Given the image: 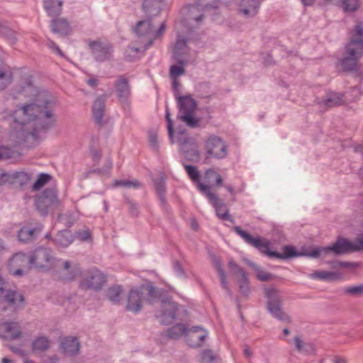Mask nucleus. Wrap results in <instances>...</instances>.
<instances>
[{
    "label": "nucleus",
    "instance_id": "f257e3e1",
    "mask_svg": "<svg viewBox=\"0 0 363 363\" xmlns=\"http://www.w3.org/2000/svg\"><path fill=\"white\" fill-rule=\"evenodd\" d=\"M21 96L28 101L15 111V121L21 125L32 123L30 135L35 140L40 139L56 123V100L47 92L40 91L30 79L16 86L14 97Z\"/></svg>",
    "mask_w": 363,
    "mask_h": 363
},
{
    "label": "nucleus",
    "instance_id": "f03ea898",
    "mask_svg": "<svg viewBox=\"0 0 363 363\" xmlns=\"http://www.w3.org/2000/svg\"><path fill=\"white\" fill-rule=\"evenodd\" d=\"M234 230L247 244L258 249L262 253L270 257L286 259L300 255V254L296 252V248L293 246H284L282 254L271 251L269 247V242L266 239H262L259 236L253 237L247 232L242 230L240 226H235Z\"/></svg>",
    "mask_w": 363,
    "mask_h": 363
},
{
    "label": "nucleus",
    "instance_id": "7ed1b4c3",
    "mask_svg": "<svg viewBox=\"0 0 363 363\" xmlns=\"http://www.w3.org/2000/svg\"><path fill=\"white\" fill-rule=\"evenodd\" d=\"M147 296L150 297L148 301L152 304L157 297V290L152 285L143 284L132 289L127 296L125 310L134 313H138Z\"/></svg>",
    "mask_w": 363,
    "mask_h": 363
},
{
    "label": "nucleus",
    "instance_id": "20e7f679",
    "mask_svg": "<svg viewBox=\"0 0 363 363\" xmlns=\"http://www.w3.org/2000/svg\"><path fill=\"white\" fill-rule=\"evenodd\" d=\"M165 25L162 23L158 28H155L150 19L139 21L135 28V42L151 46L154 41L160 39L164 33Z\"/></svg>",
    "mask_w": 363,
    "mask_h": 363
},
{
    "label": "nucleus",
    "instance_id": "39448f33",
    "mask_svg": "<svg viewBox=\"0 0 363 363\" xmlns=\"http://www.w3.org/2000/svg\"><path fill=\"white\" fill-rule=\"evenodd\" d=\"M333 252L336 255L345 254L351 252L358 251L356 242H352L345 238H339L332 246L327 247H314L303 253V255L317 258L323 253L327 254Z\"/></svg>",
    "mask_w": 363,
    "mask_h": 363
},
{
    "label": "nucleus",
    "instance_id": "423d86ee",
    "mask_svg": "<svg viewBox=\"0 0 363 363\" xmlns=\"http://www.w3.org/2000/svg\"><path fill=\"white\" fill-rule=\"evenodd\" d=\"M347 56L341 61V65L345 70L356 69L357 62L363 55V39L357 35L352 39L346 47Z\"/></svg>",
    "mask_w": 363,
    "mask_h": 363
},
{
    "label": "nucleus",
    "instance_id": "0eeeda50",
    "mask_svg": "<svg viewBox=\"0 0 363 363\" xmlns=\"http://www.w3.org/2000/svg\"><path fill=\"white\" fill-rule=\"evenodd\" d=\"M264 294L267 298V308L269 313L280 321L291 322L290 317L282 311V302L279 292L273 288H267Z\"/></svg>",
    "mask_w": 363,
    "mask_h": 363
},
{
    "label": "nucleus",
    "instance_id": "6e6552de",
    "mask_svg": "<svg viewBox=\"0 0 363 363\" xmlns=\"http://www.w3.org/2000/svg\"><path fill=\"white\" fill-rule=\"evenodd\" d=\"M106 282V275L96 268L86 271L79 283L80 288L83 289H101Z\"/></svg>",
    "mask_w": 363,
    "mask_h": 363
},
{
    "label": "nucleus",
    "instance_id": "1a4fd4ad",
    "mask_svg": "<svg viewBox=\"0 0 363 363\" xmlns=\"http://www.w3.org/2000/svg\"><path fill=\"white\" fill-rule=\"evenodd\" d=\"M59 205L57 191L54 189H46L35 199V207L43 215H47L50 208H56Z\"/></svg>",
    "mask_w": 363,
    "mask_h": 363
},
{
    "label": "nucleus",
    "instance_id": "9d476101",
    "mask_svg": "<svg viewBox=\"0 0 363 363\" xmlns=\"http://www.w3.org/2000/svg\"><path fill=\"white\" fill-rule=\"evenodd\" d=\"M199 189L213 205L218 217L223 220H229L228 210L220 198L211 191V187L208 185L199 183Z\"/></svg>",
    "mask_w": 363,
    "mask_h": 363
},
{
    "label": "nucleus",
    "instance_id": "9b49d317",
    "mask_svg": "<svg viewBox=\"0 0 363 363\" xmlns=\"http://www.w3.org/2000/svg\"><path fill=\"white\" fill-rule=\"evenodd\" d=\"M159 305L160 311L156 314L159 322L163 325L172 323L176 318L179 305L170 299L162 300Z\"/></svg>",
    "mask_w": 363,
    "mask_h": 363
},
{
    "label": "nucleus",
    "instance_id": "f8f14e48",
    "mask_svg": "<svg viewBox=\"0 0 363 363\" xmlns=\"http://www.w3.org/2000/svg\"><path fill=\"white\" fill-rule=\"evenodd\" d=\"M186 43V38L178 35L173 49L174 59L182 65H186L194 60V57L191 56L190 48Z\"/></svg>",
    "mask_w": 363,
    "mask_h": 363
},
{
    "label": "nucleus",
    "instance_id": "ddd939ff",
    "mask_svg": "<svg viewBox=\"0 0 363 363\" xmlns=\"http://www.w3.org/2000/svg\"><path fill=\"white\" fill-rule=\"evenodd\" d=\"M182 14L184 23L191 29L199 26L204 18L203 10L197 5H189L183 8Z\"/></svg>",
    "mask_w": 363,
    "mask_h": 363
},
{
    "label": "nucleus",
    "instance_id": "4468645a",
    "mask_svg": "<svg viewBox=\"0 0 363 363\" xmlns=\"http://www.w3.org/2000/svg\"><path fill=\"white\" fill-rule=\"evenodd\" d=\"M30 269L33 267L43 269L52 264L53 256L50 249L39 247L28 257Z\"/></svg>",
    "mask_w": 363,
    "mask_h": 363
},
{
    "label": "nucleus",
    "instance_id": "2eb2a0df",
    "mask_svg": "<svg viewBox=\"0 0 363 363\" xmlns=\"http://www.w3.org/2000/svg\"><path fill=\"white\" fill-rule=\"evenodd\" d=\"M89 47L94 59L98 62L108 60L111 57L113 52L111 45L106 40H97L91 41Z\"/></svg>",
    "mask_w": 363,
    "mask_h": 363
},
{
    "label": "nucleus",
    "instance_id": "dca6fc26",
    "mask_svg": "<svg viewBox=\"0 0 363 363\" xmlns=\"http://www.w3.org/2000/svg\"><path fill=\"white\" fill-rule=\"evenodd\" d=\"M208 157L223 159L227 155V147L220 138L211 136L206 142L205 147Z\"/></svg>",
    "mask_w": 363,
    "mask_h": 363
},
{
    "label": "nucleus",
    "instance_id": "f3484780",
    "mask_svg": "<svg viewBox=\"0 0 363 363\" xmlns=\"http://www.w3.org/2000/svg\"><path fill=\"white\" fill-rule=\"evenodd\" d=\"M208 337V332L201 326H193L188 328L186 340L191 347H199L203 345Z\"/></svg>",
    "mask_w": 363,
    "mask_h": 363
},
{
    "label": "nucleus",
    "instance_id": "a211bd4d",
    "mask_svg": "<svg viewBox=\"0 0 363 363\" xmlns=\"http://www.w3.org/2000/svg\"><path fill=\"white\" fill-rule=\"evenodd\" d=\"M6 301L11 305H17L24 301L22 294L8 288L4 278L0 275V302Z\"/></svg>",
    "mask_w": 363,
    "mask_h": 363
},
{
    "label": "nucleus",
    "instance_id": "6ab92c4d",
    "mask_svg": "<svg viewBox=\"0 0 363 363\" xmlns=\"http://www.w3.org/2000/svg\"><path fill=\"white\" fill-rule=\"evenodd\" d=\"M29 257L26 254L18 252L15 254L10 259L9 267V272L14 276H21L23 272L22 267H30Z\"/></svg>",
    "mask_w": 363,
    "mask_h": 363
},
{
    "label": "nucleus",
    "instance_id": "aec40b11",
    "mask_svg": "<svg viewBox=\"0 0 363 363\" xmlns=\"http://www.w3.org/2000/svg\"><path fill=\"white\" fill-rule=\"evenodd\" d=\"M228 267L232 270L233 274H236L238 279V284L240 291L245 296H247L250 288L249 285V281L247 277V274L245 271L239 267L233 260L230 259L228 262Z\"/></svg>",
    "mask_w": 363,
    "mask_h": 363
},
{
    "label": "nucleus",
    "instance_id": "412c9836",
    "mask_svg": "<svg viewBox=\"0 0 363 363\" xmlns=\"http://www.w3.org/2000/svg\"><path fill=\"white\" fill-rule=\"evenodd\" d=\"M180 150L184 157L189 161L197 162L199 160V151L196 144L189 138L180 140Z\"/></svg>",
    "mask_w": 363,
    "mask_h": 363
},
{
    "label": "nucleus",
    "instance_id": "4be33fe9",
    "mask_svg": "<svg viewBox=\"0 0 363 363\" xmlns=\"http://www.w3.org/2000/svg\"><path fill=\"white\" fill-rule=\"evenodd\" d=\"M21 334V330L18 323L6 322L0 325V337L4 340H16Z\"/></svg>",
    "mask_w": 363,
    "mask_h": 363
},
{
    "label": "nucleus",
    "instance_id": "5701e85b",
    "mask_svg": "<svg viewBox=\"0 0 363 363\" xmlns=\"http://www.w3.org/2000/svg\"><path fill=\"white\" fill-rule=\"evenodd\" d=\"M117 97L121 102H125L131 94V88L128 79L121 75L114 84Z\"/></svg>",
    "mask_w": 363,
    "mask_h": 363
},
{
    "label": "nucleus",
    "instance_id": "b1692460",
    "mask_svg": "<svg viewBox=\"0 0 363 363\" xmlns=\"http://www.w3.org/2000/svg\"><path fill=\"white\" fill-rule=\"evenodd\" d=\"M178 101L179 113H193L197 106L196 101L191 96H181L179 94L175 95Z\"/></svg>",
    "mask_w": 363,
    "mask_h": 363
},
{
    "label": "nucleus",
    "instance_id": "393cba45",
    "mask_svg": "<svg viewBox=\"0 0 363 363\" xmlns=\"http://www.w3.org/2000/svg\"><path fill=\"white\" fill-rule=\"evenodd\" d=\"M60 348L66 355L77 354L79 350V342L77 337H65L60 342Z\"/></svg>",
    "mask_w": 363,
    "mask_h": 363
},
{
    "label": "nucleus",
    "instance_id": "a878e982",
    "mask_svg": "<svg viewBox=\"0 0 363 363\" xmlns=\"http://www.w3.org/2000/svg\"><path fill=\"white\" fill-rule=\"evenodd\" d=\"M143 43H138L135 41L132 43L125 51V58L128 61H134L139 58L149 48Z\"/></svg>",
    "mask_w": 363,
    "mask_h": 363
},
{
    "label": "nucleus",
    "instance_id": "bb28decb",
    "mask_svg": "<svg viewBox=\"0 0 363 363\" xmlns=\"http://www.w3.org/2000/svg\"><path fill=\"white\" fill-rule=\"evenodd\" d=\"M308 277L312 279L334 281L342 279V274L338 272L314 271L313 273L309 274Z\"/></svg>",
    "mask_w": 363,
    "mask_h": 363
},
{
    "label": "nucleus",
    "instance_id": "cd10ccee",
    "mask_svg": "<svg viewBox=\"0 0 363 363\" xmlns=\"http://www.w3.org/2000/svg\"><path fill=\"white\" fill-rule=\"evenodd\" d=\"M106 99L104 96L98 97L94 102L92 107L93 117L96 123L101 125L102 123L104 113L105 111Z\"/></svg>",
    "mask_w": 363,
    "mask_h": 363
},
{
    "label": "nucleus",
    "instance_id": "c85d7f7f",
    "mask_svg": "<svg viewBox=\"0 0 363 363\" xmlns=\"http://www.w3.org/2000/svg\"><path fill=\"white\" fill-rule=\"evenodd\" d=\"M41 227H36L33 228L28 226L23 227L18 233L19 241L23 242L33 241L36 235L41 231Z\"/></svg>",
    "mask_w": 363,
    "mask_h": 363
},
{
    "label": "nucleus",
    "instance_id": "c756f323",
    "mask_svg": "<svg viewBox=\"0 0 363 363\" xmlns=\"http://www.w3.org/2000/svg\"><path fill=\"white\" fill-rule=\"evenodd\" d=\"M53 241L57 247L65 248L72 243L74 237L70 231L65 230L59 232Z\"/></svg>",
    "mask_w": 363,
    "mask_h": 363
},
{
    "label": "nucleus",
    "instance_id": "7c9ffc66",
    "mask_svg": "<svg viewBox=\"0 0 363 363\" xmlns=\"http://www.w3.org/2000/svg\"><path fill=\"white\" fill-rule=\"evenodd\" d=\"M13 75L10 68L0 59V90L6 88L12 82Z\"/></svg>",
    "mask_w": 363,
    "mask_h": 363
},
{
    "label": "nucleus",
    "instance_id": "2f4dec72",
    "mask_svg": "<svg viewBox=\"0 0 363 363\" xmlns=\"http://www.w3.org/2000/svg\"><path fill=\"white\" fill-rule=\"evenodd\" d=\"M50 28L53 33L61 35H67L70 31L69 23L64 18L53 19L51 21Z\"/></svg>",
    "mask_w": 363,
    "mask_h": 363
},
{
    "label": "nucleus",
    "instance_id": "473e14b6",
    "mask_svg": "<svg viewBox=\"0 0 363 363\" xmlns=\"http://www.w3.org/2000/svg\"><path fill=\"white\" fill-rule=\"evenodd\" d=\"M163 0H144L143 8L144 11L150 16H156L160 13L161 4Z\"/></svg>",
    "mask_w": 363,
    "mask_h": 363
},
{
    "label": "nucleus",
    "instance_id": "72a5a7b5",
    "mask_svg": "<svg viewBox=\"0 0 363 363\" xmlns=\"http://www.w3.org/2000/svg\"><path fill=\"white\" fill-rule=\"evenodd\" d=\"M62 1L60 0H44V8L50 16L60 15Z\"/></svg>",
    "mask_w": 363,
    "mask_h": 363
},
{
    "label": "nucleus",
    "instance_id": "f704fd0d",
    "mask_svg": "<svg viewBox=\"0 0 363 363\" xmlns=\"http://www.w3.org/2000/svg\"><path fill=\"white\" fill-rule=\"evenodd\" d=\"M51 345L50 340L45 337L41 336L36 338L32 344V348L35 353H40L48 350Z\"/></svg>",
    "mask_w": 363,
    "mask_h": 363
},
{
    "label": "nucleus",
    "instance_id": "c9c22d12",
    "mask_svg": "<svg viewBox=\"0 0 363 363\" xmlns=\"http://www.w3.org/2000/svg\"><path fill=\"white\" fill-rule=\"evenodd\" d=\"M188 328L184 324H177L167 330V336L172 339H178L182 335L186 337Z\"/></svg>",
    "mask_w": 363,
    "mask_h": 363
},
{
    "label": "nucleus",
    "instance_id": "e433bc0d",
    "mask_svg": "<svg viewBox=\"0 0 363 363\" xmlns=\"http://www.w3.org/2000/svg\"><path fill=\"white\" fill-rule=\"evenodd\" d=\"M177 118L190 128L199 127L201 120L195 118L193 113H178Z\"/></svg>",
    "mask_w": 363,
    "mask_h": 363
},
{
    "label": "nucleus",
    "instance_id": "4c0bfd02",
    "mask_svg": "<svg viewBox=\"0 0 363 363\" xmlns=\"http://www.w3.org/2000/svg\"><path fill=\"white\" fill-rule=\"evenodd\" d=\"M122 288L120 286L110 287L107 291V297L113 303H118L121 301Z\"/></svg>",
    "mask_w": 363,
    "mask_h": 363
},
{
    "label": "nucleus",
    "instance_id": "58836bf2",
    "mask_svg": "<svg viewBox=\"0 0 363 363\" xmlns=\"http://www.w3.org/2000/svg\"><path fill=\"white\" fill-rule=\"evenodd\" d=\"M64 269L68 272V278L74 279L81 273V268L78 264L72 263L69 261L64 262Z\"/></svg>",
    "mask_w": 363,
    "mask_h": 363
},
{
    "label": "nucleus",
    "instance_id": "ea45409f",
    "mask_svg": "<svg viewBox=\"0 0 363 363\" xmlns=\"http://www.w3.org/2000/svg\"><path fill=\"white\" fill-rule=\"evenodd\" d=\"M214 265L218 274L222 287L224 289L229 290L228 281H227L225 273L223 269L221 262L219 259L216 258Z\"/></svg>",
    "mask_w": 363,
    "mask_h": 363
},
{
    "label": "nucleus",
    "instance_id": "a19ab883",
    "mask_svg": "<svg viewBox=\"0 0 363 363\" xmlns=\"http://www.w3.org/2000/svg\"><path fill=\"white\" fill-rule=\"evenodd\" d=\"M294 344L298 352L303 354H310L313 352L312 345L303 342L298 336L294 337Z\"/></svg>",
    "mask_w": 363,
    "mask_h": 363
},
{
    "label": "nucleus",
    "instance_id": "79ce46f5",
    "mask_svg": "<svg viewBox=\"0 0 363 363\" xmlns=\"http://www.w3.org/2000/svg\"><path fill=\"white\" fill-rule=\"evenodd\" d=\"M343 101V95L340 93H333L326 98L325 105L328 107H333L340 105Z\"/></svg>",
    "mask_w": 363,
    "mask_h": 363
},
{
    "label": "nucleus",
    "instance_id": "37998d69",
    "mask_svg": "<svg viewBox=\"0 0 363 363\" xmlns=\"http://www.w3.org/2000/svg\"><path fill=\"white\" fill-rule=\"evenodd\" d=\"M342 291L344 294L351 296H363V284L346 286L342 289Z\"/></svg>",
    "mask_w": 363,
    "mask_h": 363
},
{
    "label": "nucleus",
    "instance_id": "c03bdc74",
    "mask_svg": "<svg viewBox=\"0 0 363 363\" xmlns=\"http://www.w3.org/2000/svg\"><path fill=\"white\" fill-rule=\"evenodd\" d=\"M248 264L254 269L256 272L257 277L259 281H268L272 277V274L262 270L256 264L249 262Z\"/></svg>",
    "mask_w": 363,
    "mask_h": 363
},
{
    "label": "nucleus",
    "instance_id": "a18cd8bd",
    "mask_svg": "<svg viewBox=\"0 0 363 363\" xmlns=\"http://www.w3.org/2000/svg\"><path fill=\"white\" fill-rule=\"evenodd\" d=\"M51 176L46 173H41L38 175L36 181L33 184V190L38 191L43 187L50 180Z\"/></svg>",
    "mask_w": 363,
    "mask_h": 363
},
{
    "label": "nucleus",
    "instance_id": "49530a36",
    "mask_svg": "<svg viewBox=\"0 0 363 363\" xmlns=\"http://www.w3.org/2000/svg\"><path fill=\"white\" fill-rule=\"evenodd\" d=\"M155 186L156 191L162 203L164 202V195L166 191V186L164 179L160 177L155 181Z\"/></svg>",
    "mask_w": 363,
    "mask_h": 363
},
{
    "label": "nucleus",
    "instance_id": "de8ad7c7",
    "mask_svg": "<svg viewBox=\"0 0 363 363\" xmlns=\"http://www.w3.org/2000/svg\"><path fill=\"white\" fill-rule=\"evenodd\" d=\"M184 65H174L171 66L169 69V75L172 79H177L179 76L183 75L185 73V69L184 68Z\"/></svg>",
    "mask_w": 363,
    "mask_h": 363
},
{
    "label": "nucleus",
    "instance_id": "09e8293b",
    "mask_svg": "<svg viewBox=\"0 0 363 363\" xmlns=\"http://www.w3.org/2000/svg\"><path fill=\"white\" fill-rule=\"evenodd\" d=\"M184 168H185L188 175L189 176V177L194 182H198V184L201 183L199 182L200 173L198 171V169H196V167H195L194 166H191V165L186 164V165L184 166Z\"/></svg>",
    "mask_w": 363,
    "mask_h": 363
},
{
    "label": "nucleus",
    "instance_id": "8fccbe9b",
    "mask_svg": "<svg viewBox=\"0 0 363 363\" xmlns=\"http://www.w3.org/2000/svg\"><path fill=\"white\" fill-rule=\"evenodd\" d=\"M112 167V161L110 159H107L105 162L104 166L101 169L94 170V172H98L101 175L109 177L111 175Z\"/></svg>",
    "mask_w": 363,
    "mask_h": 363
},
{
    "label": "nucleus",
    "instance_id": "3c124183",
    "mask_svg": "<svg viewBox=\"0 0 363 363\" xmlns=\"http://www.w3.org/2000/svg\"><path fill=\"white\" fill-rule=\"evenodd\" d=\"M165 118L167 123V130H168V135L169 138V140L171 141V143H174V139H173V133H174V128H173V123L170 118V113L169 111V108H166L165 111Z\"/></svg>",
    "mask_w": 363,
    "mask_h": 363
},
{
    "label": "nucleus",
    "instance_id": "603ef678",
    "mask_svg": "<svg viewBox=\"0 0 363 363\" xmlns=\"http://www.w3.org/2000/svg\"><path fill=\"white\" fill-rule=\"evenodd\" d=\"M214 177H216V184L221 185L223 183L222 177L213 169H210L206 170L205 173V178L208 180V182H211V179Z\"/></svg>",
    "mask_w": 363,
    "mask_h": 363
},
{
    "label": "nucleus",
    "instance_id": "864d4df0",
    "mask_svg": "<svg viewBox=\"0 0 363 363\" xmlns=\"http://www.w3.org/2000/svg\"><path fill=\"white\" fill-rule=\"evenodd\" d=\"M203 363H211L216 359V355L211 350L207 349L201 352Z\"/></svg>",
    "mask_w": 363,
    "mask_h": 363
},
{
    "label": "nucleus",
    "instance_id": "5fc2aeb1",
    "mask_svg": "<svg viewBox=\"0 0 363 363\" xmlns=\"http://www.w3.org/2000/svg\"><path fill=\"white\" fill-rule=\"evenodd\" d=\"M148 139L150 146L155 150H157L159 148V143L157 132L155 130H150L148 132Z\"/></svg>",
    "mask_w": 363,
    "mask_h": 363
},
{
    "label": "nucleus",
    "instance_id": "6e6d98bb",
    "mask_svg": "<svg viewBox=\"0 0 363 363\" xmlns=\"http://www.w3.org/2000/svg\"><path fill=\"white\" fill-rule=\"evenodd\" d=\"M343 8L345 11H355L358 6V0H342Z\"/></svg>",
    "mask_w": 363,
    "mask_h": 363
},
{
    "label": "nucleus",
    "instance_id": "4d7b16f0",
    "mask_svg": "<svg viewBox=\"0 0 363 363\" xmlns=\"http://www.w3.org/2000/svg\"><path fill=\"white\" fill-rule=\"evenodd\" d=\"M76 237L81 241L85 242L91 240V233L88 229L82 230L76 233Z\"/></svg>",
    "mask_w": 363,
    "mask_h": 363
},
{
    "label": "nucleus",
    "instance_id": "13d9d810",
    "mask_svg": "<svg viewBox=\"0 0 363 363\" xmlns=\"http://www.w3.org/2000/svg\"><path fill=\"white\" fill-rule=\"evenodd\" d=\"M128 209L132 216H137L139 214L138 205L133 201L128 200L127 201Z\"/></svg>",
    "mask_w": 363,
    "mask_h": 363
},
{
    "label": "nucleus",
    "instance_id": "bf43d9fd",
    "mask_svg": "<svg viewBox=\"0 0 363 363\" xmlns=\"http://www.w3.org/2000/svg\"><path fill=\"white\" fill-rule=\"evenodd\" d=\"M12 156V152L11 149L6 147H0V160L9 159Z\"/></svg>",
    "mask_w": 363,
    "mask_h": 363
},
{
    "label": "nucleus",
    "instance_id": "052dcab7",
    "mask_svg": "<svg viewBox=\"0 0 363 363\" xmlns=\"http://www.w3.org/2000/svg\"><path fill=\"white\" fill-rule=\"evenodd\" d=\"M48 47L51 49L52 51L55 52L59 55H62V52L59 47L51 40H48L47 43Z\"/></svg>",
    "mask_w": 363,
    "mask_h": 363
},
{
    "label": "nucleus",
    "instance_id": "680f3d73",
    "mask_svg": "<svg viewBox=\"0 0 363 363\" xmlns=\"http://www.w3.org/2000/svg\"><path fill=\"white\" fill-rule=\"evenodd\" d=\"M142 186V184L136 179H127V184L125 188L138 189Z\"/></svg>",
    "mask_w": 363,
    "mask_h": 363
},
{
    "label": "nucleus",
    "instance_id": "e2e57ef3",
    "mask_svg": "<svg viewBox=\"0 0 363 363\" xmlns=\"http://www.w3.org/2000/svg\"><path fill=\"white\" fill-rule=\"evenodd\" d=\"M10 179V175L3 171L2 169H0V186L6 184L7 182H9Z\"/></svg>",
    "mask_w": 363,
    "mask_h": 363
},
{
    "label": "nucleus",
    "instance_id": "0e129e2a",
    "mask_svg": "<svg viewBox=\"0 0 363 363\" xmlns=\"http://www.w3.org/2000/svg\"><path fill=\"white\" fill-rule=\"evenodd\" d=\"M341 268H356L359 266L357 262H342L341 261Z\"/></svg>",
    "mask_w": 363,
    "mask_h": 363
},
{
    "label": "nucleus",
    "instance_id": "69168bd1",
    "mask_svg": "<svg viewBox=\"0 0 363 363\" xmlns=\"http://www.w3.org/2000/svg\"><path fill=\"white\" fill-rule=\"evenodd\" d=\"M174 269L178 276L182 277L184 275L183 268L178 262L174 263Z\"/></svg>",
    "mask_w": 363,
    "mask_h": 363
},
{
    "label": "nucleus",
    "instance_id": "338daca9",
    "mask_svg": "<svg viewBox=\"0 0 363 363\" xmlns=\"http://www.w3.org/2000/svg\"><path fill=\"white\" fill-rule=\"evenodd\" d=\"M358 250H363V233L359 234L355 241Z\"/></svg>",
    "mask_w": 363,
    "mask_h": 363
},
{
    "label": "nucleus",
    "instance_id": "774afa93",
    "mask_svg": "<svg viewBox=\"0 0 363 363\" xmlns=\"http://www.w3.org/2000/svg\"><path fill=\"white\" fill-rule=\"evenodd\" d=\"M355 32L356 35H358L359 38L363 39V23L359 24L356 26Z\"/></svg>",
    "mask_w": 363,
    "mask_h": 363
}]
</instances>
